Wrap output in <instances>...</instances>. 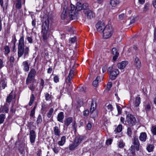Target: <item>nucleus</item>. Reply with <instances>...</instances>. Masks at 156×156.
Listing matches in <instances>:
<instances>
[{"label":"nucleus","mask_w":156,"mask_h":156,"mask_svg":"<svg viewBox=\"0 0 156 156\" xmlns=\"http://www.w3.org/2000/svg\"><path fill=\"white\" fill-rule=\"evenodd\" d=\"M83 139L84 137L83 136L78 135L75 137L74 142L79 145Z\"/></svg>","instance_id":"nucleus-16"},{"label":"nucleus","mask_w":156,"mask_h":156,"mask_svg":"<svg viewBox=\"0 0 156 156\" xmlns=\"http://www.w3.org/2000/svg\"><path fill=\"white\" fill-rule=\"evenodd\" d=\"M120 2V0H111L110 4L112 7H115Z\"/></svg>","instance_id":"nucleus-27"},{"label":"nucleus","mask_w":156,"mask_h":156,"mask_svg":"<svg viewBox=\"0 0 156 156\" xmlns=\"http://www.w3.org/2000/svg\"><path fill=\"white\" fill-rule=\"evenodd\" d=\"M28 61H26L23 62L22 64L23 69L25 72H28L29 70L30 64L28 63Z\"/></svg>","instance_id":"nucleus-15"},{"label":"nucleus","mask_w":156,"mask_h":156,"mask_svg":"<svg viewBox=\"0 0 156 156\" xmlns=\"http://www.w3.org/2000/svg\"><path fill=\"white\" fill-rule=\"evenodd\" d=\"M125 143L122 140H121L119 143V147L120 148H123L125 146Z\"/></svg>","instance_id":"nucleus-47"},{"label":"nucleus","mask_w":156,"mask_h":156,"mask_svg":"<svg viewBox=\"0 0 156 156\" xmlns=\"http://www.w3.org/2000/svg\"><path fill=\"white\" fill-rule=\"evenodd\" d=\"M96 27L98 31L103 32L105 27V24L103 22L99 21L96 25Z\"/></svg>","instance_id":"nucleus-8"},{"label":"nucleus","mask_w":156,"mask_h":156,"mask_svg":"<svg viewBox=\"0 0 156 156\" xmlns=\"http://www.w3.org/2000/svg\"><path fill=\"white\" fill-rule=\"evenodd\" d=\"M28 88L32 91V94L34 93L35 94V95H37V94L35 92V90L36 88V86L33 83L30 84L28 86Z\"/></svg>","instance_id":"nucleus-25"},{"label":"nucleus","mask_w":156,"mask_h":156,"mask_svg":"<svg viewBox=\"0 0 156 156\" xmlns=\"http://www.w3.org/2000/svg\"><path fill=\"white\" fill-rule=\"evenodd\" d=\"M30 51L29 48L28 47L25 46L23 36L20 38L19 40L18 46L17 60L23 55L24 58H26L29 56Z\"/></svg>","instance_id":"nucleus-1"},{"label":"nucleus","mask_w":156,"mask_h":156,"mask_svg":"<svg viewBox=\"0 0 156 156\" xmlns=\"http://www.w3.org/2000/svg\"><path fill=\"white\" fill-rule=\"evenodd\" d=\"M66 142V137L65 136H62L60 140L58 142V144L59 146H62L64 145Z\"/></svg>","instance_id":"nucleus-23"},{"label":"nucleus","mask_w":156,"mask_h":156,"mask_svg":"<svg viewBox=\"0 0 156 156\" xmlns=\"http://www.w3.org/2000/svg\"><path fill=\"white\" fill-rule=\"evenodd\" d=\"M89 112L88 110L86 109L83 112V114L84 116H87L89 115Z\"/></svg>","instance_id":"nucleus-54"},{"label":"nucleus","mask_w":156,"mask_h":156,"mask_svg":"<svg viewBox=\"0 0 156 156\" xmlns=\"http://www.w3.org/2000/svg\"><path fill=\"white\" fill-rule=\"evenodd\" d=\"M72 78L73 77L71 76L68 75L66 80V82L67 83H71V81Z\"/></svg>","instance_id":"nucleus-48"},{"label":"nucleus","mask_w":156,"mask_h":156,"mask_svg":"<svg viewBox=\"0 0 156 156\" xmlns=\"http://www.w3.org/2000/svg\"><path fill=\"white\" fill-rule=\"evenodd\" d=\"M1 83V85L3 89H4L7 87L6 83L5 82V80L3 78L1 80L0 83Z\"/></svg>","instance_id":"nucleus-36"},{"label":"nucleus","mask_w":156,"mask_h":156,"mask_svg":"<svg viewBox=\"0 0 156 156\" xmlns=\"http://www.w3.org/2000/svg\"><path fill=\"white\" fill-rule=\"evenodd\" d=\"M122 126L121 124H119L117 127L114 130L115 133H120L122 130Z\"/></svg>","instance_id":"nucleus-33"},{"label":"nucleus","mask_w":156,"mask_h":156,"mask_svg":"<svg viewBox=\"0 0 156 156\" xmlns=\"http://www.w3.org/2000/svg\"><path fill=\"white\" fill-rule=\"evenodd\" d=\"M30 140L31 144H34L35 142L36 135L35 131L33 130H30L29 133Z\"/></svg>","instance_id":"nucleus-9"},{"label":"nucleus","mask_w":156,"mask_h":156,"mask_svg":"<svg viewBox=\"0 0 156 156\" xmlns=\"http://www.w3.org/2000/svg\"><path fill=\"white\" fill-rule=\"evenodd\" d=\"M15 59L13 56H11L9 58V61L11 63H13L14 62Z\"/></svg>","instance_id":"nucleus-63"},{"label":"nucleus","mask_w":156,"mask_h":156,"mask_svg":"<svg viewBox=\"0 0 156 156\" xmlns=\"http://www.w3.org/2000/svg\"><path fill=\"white\" fill-rule=\"evenodd\" d=\"M4 54L5 56L8 55L10 52V49L8 45H5L4 48Z\"/></svg>","instance_id":"nucleus-26"},{"label":"nucleus","mask_w":156,"mask_h":156,"mask_svg":"<svg viewBox=\"0 0 156 156\" xmlns=\"http://www.w3.org/2000/svg\"><path fill=\"white\" fill-rule=\"evenodd\" d=\"M89 5L87 3H84L83 4L80 2H78L76 4V8L75 6L71 4V9L73 8L71 12V17L72 18H76L78 15L77 12L81 10L84 11L87 10L88 8Z\"/></svg>","instance_id":"nucleus-2"},{"label":"nucleus","mask_w":156,"mask_h":156,"mask_svg":"<svg viewBox=\"0 0 156 156\" xmlns=\"http://www.w3.org/2000/svg\"><path fill=\"white\" fill-rule=\"evenodd\" d=\"M45 99L46 101L51 100L52 99V96L50 95L48 93H44Z\"/></svg>","instance_id":"nucleus-35"},{"label":"nucleus","mask_w":156,"mask_h":156,"mask_svg":"<svg viewBox=\"0 0 156 156\" xmlns=\"http://www.w3.org/2000/svg\"><path fill=\"white\" fill-rule=\"evenodd\" d=\"M147 149L148 152H151L153 150V147L152 145H150L148 146Z\"/></svg>","instance_id":"nucleus-51"},{"label":"nucleus","mask_w":156,"mask_h":156,"mask_svg":"<svg viewBox=\"0 0 156 156\" xmlns=\"http://www.w3.org/2000/svg\"><path fill=\"white\" fill-rule=\"evenodd\" d=\"M116 106L118 111V114H121L122 113V108L120 106L117 104H116Z\"/></svg>","instance_id":"nucleus-50"},{"label":"nucleus","mask_w":156,"mask_h":156,"mask_svg":"<svg viewBox=\"0 0 156 156\" xmlns=\"http://www.w3.org/2000/svg\"><path fill=\"white\" fill-rule=\"evenodd\" d=\"M54 81L55 83H57L59 81V78L58 76L55 75L53 78Z\"/></svg>","instance_id":"nucleus-52"},{"label":"nucleus","mask_w":156,"mask_h":156,"mask_svg":"<svg viewBox=\"0 0 156 156\" xmlns=\"http://www.w3.org/2000/svg\"><path fill=\"white\" fill-rule=\"evenodd\" d=\"M118 18L120 21L123 20V22H125L126 18V15L124 13L120 14L119 15Z\"/></svg>","instance_id":"nucleus-31"},{"label":"nucleus","mask_w":156,"mask_h":156,"mask_svg":"<svg viewBox=\"0 0 156 156\" xmlns=\"http://www.w3.org/2000/svg\"><path fill=\"white\" fill-rule=\"evenodd\" d=\"M5 118V115L1 114L0 115V124L2 123Z\"/></svg>","instance_id":"nucleus-42"},{"label":"nucleus","mask_w":156,"mask_h":156,"mask_svg":"<svg viewBox=\"0 0 156 156\" xmlns=\"http://www.w3.org/2000/svg\"><path fill=\"white\" fill-rule=\"evenodd\" d=\"M54 152L56 154H57L58 152V148L57 147H54L52 148Z\"/></svg>","instance_id":"nucleus-61"},{"label":"nucleus","mask_w":156,"mask_h":156,"mask_svg":"<svg viewBox=\"0 0 156 156\" xmlns=\"http://www.w3.org/2000/svg\"><path fill=\"white\" fill-rule=\"evenodd\" d=\"M3 0H0V5L3 8V10L4 12L6 10L7 7L8 6V3L6 2L5 4V6H3Z\"/></svg>","instance_id":"nucleus-28"},{"label":"nucleus","mask_w":156,"mask_h":156,"mask_svg":"<svg viewBox=\"0 0 156 156\" xmlns=\"http://www.w3.org/2000/svg\"><path fill=\"white\" fill-rule=\"evenodd\" d=\"M64 116L63 112H60L58 115L57 117L58 121L60 122H63V120L64 118Z\"/></svg>","instance_id":"nucleus-21"},{"label":"nucleus","mask_w":156,"mask_h":156,"mask_svg":"<svg viewBox=\"0 0 156 156\" xmlns=\"http://www.w3.org/2000/svg\"><path fill=\"white\" fill-rule=\"evenodd\" d=\"M78 145L75 143H74L70 144L69 146V149L70 151H73L74 150Z\"/></svg>","instance_id":"nucleus-32"},{"label":"nucleus","mask_w":156,"mask_h":156,"mask_svg":"<svg viewBox=\"0 0 156 156\" xmlns=\"http://www.w3.org/2000/svg\"><path fill=\"white\" fill-rule=\"evenodd\" d=\"M71 4L70 6H68L67 3L62 5V7L63 9L62 12L61 14V17L62 19L64 20L67 17V16L69 17L71 20H73L76 18H72L71 17V12L73 9V8L71 9Z\"/></svg>","instance_id":"nucleus-4"},{"label":"nucleus","mask_w":156,"mask_h":156,"mask_svg":"<svg viewBox=\"0 0 156 156\" xmlns=\"http://www.w3.org/2000/svg\"><path fill=\"white\" fill-rule=\"evenodd\" d=\"M27 40L28 42L30 43H32L33 42V39L32 37H27Z\"/></svg>","instance_id":"nucleus-59"},{"label":"nucleus","mask_w":156,"mask_h":156,"mask_svg":"<svg viewBox=\"0 0 156 156\" xmlns=\"http://www.w3.org/2000/svg\"><path fill=\"white\" fill-rule=\"evenodd\" d=\"M92 127L91 124L90 123H88L87 126V127L88 129L90 130Z\"/></svg>","instance_id":"nucleus-64"},{"label":"nucleus","mask_w":156,"mask_h":156,"mask_svg":"<svg viewBox=\"0 0 156 156\" xmlns=\"http://www.w3.org/2000/svg\"><path fill=\"white\" fill-rule=\"evenodd\" d=\"M133 146H135L136 150H139V147L140 145L137 136H135L134 137L133 140Z\"/></svg>","instance_id":"nucleus-11"},{"label":"nucleus","mask_w":156,"mask_h":156,"mask_svg":"<svg viewBox=\"0 0 156 156\" xmlns=\"http://www.w3.org/2000/svg\"><path fill=\"white\" fill-rule=\"evenodd\" d=\"M73 121V118L72 117H69L66 118L64 121V127H66V129Z\"/></svg>","instance_id":"nucleus-13"},{"label":"nucleus","mask_w":156,"mask_h":156,"mask_svg":"<svg viewBox=\"0 0 156 156\" xmlns=\"http://www.w3.org/2000/svg\"><path fill=\"white\" fill-rule=\"evenodd\" d=\"M151 103L150 101H146L145 103L144 107L145 110L147 113L151 110Z\"/></svg>","instance_id":"nucleus-19"},{"label":"nucleus","mask_w":156,"mask_h":156,"mask_svg":"<svg viewBox=\"0 0 156 156\" xmlns=\"http://www.w3.org/2000/svg\"><path fill=\"white\" fill-rule=\"evenodd\" d=\"M42 121L41 115L40 114H39L36 120V123L37 125L41 124Z\"/></svg>","instance_id":"nucleus-37"},{"label":"nucleus","mask_w":156,"mask_h":156,"mask_svg":"<svg viewBox=\"0 0 156 156\" xmlns=\"http://www.w3.org/2000/svg\"><path fill=\"white\" fill-rule=\"evenodd\" d=\"M17 2L16 4V7L17 9H20L22 7L21 1V0H16Z\"/></svg>","instance_id":"nucleus-38"},{"label":"nucleus","mask_w":156,"mask_h":156,"mask_svg":"<svg viewBox=\"0 0 156 156\" xmlns=\"http://www.w3.org/2000/svg\"><path fill=\"white\" fill-rule=\"evenodd\" d=\"M139 139L140 141L143 142H145L147 139V135L145 132H142L140 133L139 137Z\"/></svg>","instance_id":"nucleus-20"},{"label":"nucleus","mask_w":156,"mask_h":156,"mask_svg":"<svg viewBox=\"0 0 156 156\" xmlns=\"http://www.w3.org/2000/svg\"><path fill=\"white\" fill-rule=\"evenodd\" d=\"M126 114V122H127V125L130 127L133 126L136 123L135 117L130 113Z\"/></svg>","instance_id":"nucleus-6"},{"label":"nucleus","mask_w":156,"mask_h":156,"mask_svg":"<svg viewBox=\"0 0 156 156\" xmlns=\"http://www.w3.org/2000/svg\"><path fill=\"white\" fill-rule=\"evenodd\" d=\"M149 5L148 4H145V5L144 6V7L143 8V10L144 12L147 11V10L149 9Z\"/></svg>","instance_id":"nucleus-55"},{"label":"nucleus","mask_w":156,"mask_h":156,"mask_svg":"<svg viewBox=\"0 0 156 156\" xmlns=\"http://www.w3.org/2000/svg\"><path fill=\"white\" fill-rule=\"evenodd\" d=\"M135 146L132 145L130 148V150L131 151V153L133 155H134L135 154Z\"/></svg>","instance_id":"nucleus-49"},{"label":"nucleus","mask_w":156,"mask_h":156,"mask_svg":"<svg viewBox=\"0 0 156 156\" xmlns=\"http://www.w3.org/2000/svg\"><path fill=\"white\" fill-rule=\"evenodd\" d=\"M74 69H71L69 72V73L68 74L69 76H71L73 77L74 76Z\"/></svg>","instance_id":"nucleus-56"},{"label":"nucleus","mask_w":156,"mask_h":156,"mask_svg":"<svg viewBox=\"0 0 156 156\" xmlns=\"http://www.w3.org/2000/svg\"><path fill=\"white\" fill-rule=\"evenodd\" d=\"M141 102V98L140 97H137L136 98L135 101L134 103V105L136 107L139 106Z\"/></svg>","instance_id":"nucleus-30"},{"label":"nucleus","mask_w":156,"mask_h":156,"mask_svg":"<svg viewBox=\"0 0 156 156\" xmlns=\"http://www.w3.org/2000/svg\"><path fill=\"white\" fill-rule=\"evenodd\" d=\"M76 37H74L71 38L70 41L71 42V43H74L76 41Z\"/></svg>","instance_id":"nucleus-62"},{"label":"nucleus","mask_w":156,"mask_h":156,"mask_svg":"<svg viewBox=\"0 0 156 156\" xmlns=\"http://www.w3.org/2000/svg\"><path fill=\"white\" fill-rule=\"evenodd\" d=\"M100 76H98L93 81V85L94 87H96L98 86V83L99 82V80L100 79Z\"/></svg>","instance_id":"nucleus-34"},{"label":"nucleus","mask_w":156,"mask_h":156,"mask_svg":"<svg viewBox=\"0 0 156 156\" xmlns=\"http://www.w3.org/2000/svg\"><path fill=\"white\" fill-rule=\"evenodd\" d=\"M83 12L88 19H91L95 17L94 13L91 10L84 11Z\"/></svg>","instance_id":"nucleus-10"},{"label":"nucleus","mask_w":156,"mask_h":156,"mask_svg":"<svg viewBox=\"0 0 156 156\" xmlns=\"http://www.w3.org/2000/svg\"><path fill=\"white\" fill-rule=\"evenodd\" d=\"M72 127L74 130V132H76V131L77 124L75 121H74L72 123Z\"/></svg>","instance_id":"nucleus-45"},{"label":"nucleus","mask_w":156,"mask_h":156,"mask_svg":"<svg viewBox=\"0 0 156 156\" xmlns=\"http://www.w3.org/2000/svg\"><path fill=\"white\" fill-rule=\"evenodd\" d=\"M134 66L136 67V68L138 69H139L141 66L140 61L137 57H136L135 59Z\"/></svg>","instance_id":"nucleus-17"},{"label":"nucleus","mask_w":156,"mask_h":156,"mask_svg":"<svg viewBox=\"0 0 156 156\" xmlns=\"http://www.w3.org/2000/svg\"><path fill=\"white\" fill-rule=\"evenodd\" d=\"M53 129L54 135L59 137L61 134L60 126H55L53 128Z\"/></svg>","instance_id":"nucleus-14"},{"label":"nucleus","mask_w":156,"mask_h":156,"mask_svg":"<svg viewBox=\"0 0 156 156\" xmlns=\"http://www.w3.org/2000/svg\"><path fill=\"white\" fill-rule=\"evenodd\" d=\"M96 108V105H94L93 102H92L91 105V107L90 108V112L91 113H93Z\"/></svg>","instance_id":"nucleus-41"},{"label":"nucleus","mask_w":156,"mask_h":156,"mask_svg":"<svg viewBox=\"0 0 156 156\" xmlns=\"http://www.w3.org/2000/svg\"><path fill=\"white\" fill-rule=\"evenodd\" d=\"M111 53L114 55L113 57V60L114 61H116L119 55V53L117 48H113L112 49Z\"/></svg>","instance_id":"nucleus-12"},{"label":"nucleus","mask_w":156,"mask_h":156,"mask_svg":"<svg viewBox=\"0 0 156 156\" xmlns=\"http://www.w3.org/2000/svg\"><path fill=\"white\" fill-rule=\"evenodd\" d=\"M151 131L153 135H156V126H152L151 129Z\"/></svg>","instance_id":"nucleus-46"},{"label":"nucleus","mask_w":156,"mask_h":156,"mask_svg":"<svg viewBox=\"0 0 156 156\" xmlns=\"http://www.w3.org/2000/svg\"><path fill=\"white\" fill-rule=\"evenodd\" d=\"M54 111V109L52 108H51L47 113V116L48 118H50L51 117L52 114Z\"/></svg>","instance_id":"nucleus-44"},{"label":"nucleus","mask_w":156,"mask_h":156,"mask_svg":"<svg viewBox=\"0 0 156 156\" xmlns=\"http://www.w3.org/2000/svg\"><path fill=\"white\" fill-rule=\"evenodd\" d=\"M35 111H34V110H31L30 112V116L31 118H35Z\"/></svg>","instance_id":"nucleus-58"},{"label":"nucleus","mask_w":156,"mask_h":156,"mask_svg":"<svg viewBox=\"0 0 156 156\" xmlns=\"http://www.w3.org/2000/svg\"><path fill=\"white\" fill-rule=\"evenodd\" d=\"M127 133L128 135L129 136H131V135H132V129L130 127H129L127 129Z\"/></svg>","instance_id":"nucleus-53"},{"label":"nucleus","mask_w":156,"mask_h":156,"mask_svg":"<svg viewBox=\"0 0 156 156\" xmlns=\"http://www.w3.org/2000/svg\"><path fill=\"white\" fill-rule=\"evenodd\" d=\"M44 84V80L42 79H41L40 80V88H41V91L43 89Z\"/></svg>","instance_id":"nucleus-43"},{"label":"nucleus","mask_w":156,"mask_h":156,"mask_svg":"<svg viewBox=\"0 0 156 156\" xmlns=\"http://www.w3.org/2000/svg\"><path fill=\"white\" fill-rule=\"evenodd\" d=\"M13 91H12L9 94L8 96L7 97L6 99V102L8 103H10L13 98Z\"/></svg>","instance_id":"nucleus-24"},{"label":"nucleus","mask_w":156,"mask_h":156,"mask_svg":"<svg viewBox=\"0 0 156 156\" xmlns=\"http://www.w3.org/2000/svg\"><path fill=\"white\" fill-rule=\"evenodd\" d=\"M36 70L34 68H32L31 69L28 75L34 78L36 75Z\"/></svg>","instance_id":"nucleus-22"},{"label":"nucleus","mask_w":156,"mask_h":156,"mask_svg":"<svg viewBox=\"0 0 156 156\" xmlns=\"http://www.w3.org/2000/svg\"><path fill=\"white\" fill-rule=\"evenodd\" d=\"M34 78L28 75L26 80V84L28 85L31 83L34 80Z\"/></svg>","instance_id":"nucleus-29"},{"label":"nucleus","mask_w":156,"mask_h":156,"mask_svg":"<svg viewBox=\"0 0 156 156\" xmlns=\"http://www.w3.org/2000/svg\"><path fill=\"white\" fill-rule=\"evenodd\" d=\"M34 99L35 97L34 94H32L31 95L30 101L29 103V105L30 106H31L32 105Z\"/></svg>","instance_id":"nucleus-39"},{"label":"nucleus","mask_w":156,"mask_h":156,"mask_svg":"<svg viewBox=\"0 0 156 156\" xmlns=\"http://www.w3.org/2000/svg\"><path fill=\"white\" fill-rule=\"evenodd\" d=\"M2 111L3 113H8L9 111V108L6 105H4L2 107Z\"/></svg>","instance_id":"nucleus-40"},{"label":"nucleus","mask_w":156,"mask_h":156,"mask_svg":"<svg viewBox=\"0 0 156 156\" xmlns=\"http://www.w3.org/2000/svg\"><path fill=\"white\" fill-rule=\"evenodd\" d=\"M120 121L122 122V123L124 125H127V122H126V120H125V118L122 117H121L120 118Z\"/></svg>","instance_id":"nucleus-57"},{"label":"nucleus","mask_w":156,"mask_h":156,"mask_svg":"<svg viewBox=\"0 0 156 156\" xmlns=\"http://www.w3.org/2000/svg\"><path fill=\"white\" fill-rule=\"evenodd\" d=\"M103 37L105 39H108L112 35L113 30V28L110 24L106 25L103 30Z\"/></svg>","instance_id":"nucleus-5"},{"label":"nucleus","mask_w":156,"mask_h":156,"mask_svg":"<svg viewBox=\"0 0 156 156\" xmlns=\"http://www.w3.org/2000/svg\"><path fill=\"white\" fill-rule=\"evenodd\" d=\"M107 71L110 75L109 78L112 80H115L119 73V70L117 69H113L112 66L109 67Z\"/></svg>","instance_id":"nucleus-7"},{"label":"nucleus","mask_w":156,"mask_h":156,"mask_svg":"<svg viewBox=\"0 0 156 156\" xmlns=\"http://www.w3.org/2000/svg\"><path fill=\"white\" fill-rule=\"evenodd\" d=\"M49 18L48 17L42 23L41 34L44 41H46L48 37V32L49 30Z\"/></svg>","instance_id":"nucleus-3"},{"label":"nucleus","mask_w":156,"mask_h":156,"mask_svg":"<svg viewBox=\"0 0 156 156\" xmlns=\"http://www.w3.org/2000/svg\"><path fill=\"white\" fill-rule=\"evenodd\" d=\"M108 109L109 111H111L113 110V107L112 105L111 104L108 105L107 106Z\"/></svg>","instance_id":"nucleus-60"},{"label":"nucleus","mask_w":156,"mask_h":156,"mask_svg":"<svg viewBox=\"0 0 156 156\" xmlns=\"http://www.w3.org/2000/svg\"><path fill=\"white\" fill-rule=\"evenodd\" d=\"M128 63V62L126 61H122L118 63V67L119 69H123L125 67Z\"/></svg>","instance_id":"nucleus-18"}]
</instances>
